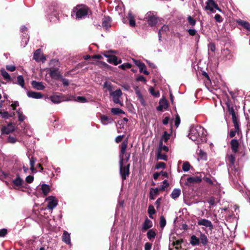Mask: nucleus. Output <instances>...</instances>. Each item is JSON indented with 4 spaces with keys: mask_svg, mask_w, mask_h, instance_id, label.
Listing matches in <instances>:
<instances>
[{
    "mask_svg": "<svg viewBox=\"0 0 250 250\" xmlns=\"http://www.w3.org/2000/svg\"><path fill=\"white\" fill-rule=\"evenodd\" d=\"M13 83L14 84H18L20 85L21 87L23 88L25 84L24 80L22 76L20 75L17 77V82L15 81L14 80V79H13V81H12Z\"/></svg>",
    "mask_w": 250,
    "mask_h": 250,
    "instance_id": "23",
    "label": "nucleus"
},
{
    "mask_svg": "<svg viewBox=\"0 0 250 250\" xmlns=\"http://www.w3.org/2000/svg\"><path fill=\"white\" fill-rule=\"evenodd\" d=\"M180 124V118L178 114L175 116V125L177 127Z\"/></svg>",
    "mask_w": 250,
    "mask_h": 250,
    "instance_id": "57",
    "label": "nucleus"
},
{
    "mask_svg": "<svg viewBox=\"0 0 250 250\" xmlns=\"http://www.w3.org/2000/svg\"><path fill=\"white\" fill-rule=\"evenodd\" d=\"M227 161L229 164V167L234 166L235 161V158L233 155L231 154L227 157Z\"/></svg>",
    "mask_w": 250,
    "mask_h": 250,
    "instance_id": "37",
    "label": "nucleus"
},
{
    "mask_svg": "<svg viewBox=\"0 0 250 250\" xmlns=\"http://www.w3.org/2000/svg\"><path fill=\"white\" fill-rule=\"evenodd\" d=\"M51 101L55 103L58 104L62 101V98L60 96L58 95H53L50 97Z\"/></svg>",
    "mask_w": 250,
    "mask_h": 250,
    "instance_id": "33",
    "label": "nucleus"
},
{
    "mask_svg": "<svg viewBox=\"0 0 250 250\" xmlns=\"http://www.w3.org/2000/svg\"><path fill=\"white\" fill-rule=\"evenodd\" d=\"M131 64L129 62H126L120 65L119 67L123 70H125L127 68H130L131 67Z\"/></svg>",
    "mask_w": 250,
    "mask_h": 250,
    "instance_id": "46",
    "label": "nucleus"
},
{
    "mask_svg": "<svg viewBox=\"0 0 250 250\" xmlns=\"http://www.w3.org/2000/svg\"><path fill=\"white\" fill-rule=\"evenodd\" d=\"M0 74L5 80L7 82H12L13 81V78L11 77L9 74L6 72L4 68H1L0 70Z\"/></svg>",
    "mask_w": 250,
    "mask_h": 250,
    "instance_id": "21",
    "label": "nucleus"
},
{
    "mask_svg": "<svg viewBox=\"0 0 250 250\" xmlns=\"http://www.w3.org/2000/svg\"><path fill=\"white\" fill-rule=\"evenodd\" d=\"M128 16L129 18V25L131 27H134L136 25V22L134 16L131 13H129Z\"/></svg>",
    "mask_w": 250,
    "mask_h": 250,
    "instance_id": "38",
    "label": "nucleus"
},
{
    "mask_svg": "<svg viewBox=\"0 0 250 250\" xmlns=\"http://www.w3.org/2000/svg\"><path fill=\"white\" fill-rule=\"evenodd\" d=\"M111 112L114 115H119L121 114H125V112L119 108H112L111 109Z\"/></svg>",
    "mask_w": 250,
    "mask_h": 250,
    "instance_id": "35",
    "label": "nucleus"
},
{
    "mask_svg": "<svg viewBox=\"0 0 250 250\" xmlns=\"http://www.w3.org/2000/svg\"><path fill=\"white\" fill-rule=\"evenodd\" d=\"M0 115L3 119H7L9 117V114L7 111H0Z\"/></svg>",
    "mask_w": 250,
    "mask_h": 250,
    "instance_id": "53",
    "label": "nucleus"
},
{
    "mask_svg": "<svg viewBox=\"0 0 250 250\" xmlns=\"http://www.w3.org/2000/svg\"><path fill=\"white\" fill-rule=\"evenodd\" d=\"M237 22L239 25L242 26L247 31H250V24L248 22L239 20L237 21Z\"/></svg>",
    "mask_w": 250,
    "mask_h": 250,
    "instance_id": "27",
    "label": "nucleus"
},
{
    "mask_svg": "<svg viewBox=\"0 0 250 250\" xmlns=\"http://www.w3.org/2000/svg\"><path fill=\"white\" fill-rule=\"evenodd\" d=\"M104 56L108 58L107 62L110 63H112L115 65H117L122 62L121 59H119L118 60V57L115 55L104 54Z\"/></svg>",
    "mask_w": 250,
    "mask_h": 250,
    "instance_id": "10",
    "label": "nucleus"
},
{
    "mask_svg": "<svg viewBox=\"0 0 250 250\" xmlns=\"http://www.w3.org/2000/svg\"><path fill=\"white\" fill-rule=\"evenodd\" d=\"M56 10L57 7L55 5H51L49 6L48 7V9H47V11L49 13L55 12L56 11Z\"/></svg>",
    "mask_w": 250,
    "mask_h": 250,
    "instance_id": "51",
    "label": "nucleus"
},
{
    "mask_svg": "<svg viewBox=\"0 0 250 250\" xmlns=\"http://www.w3.org/2000/svg\"><path fill=\"white\" fill-rule=\"evenodd\" d=\"M31 85L34 89L38 90H42L45 88V86L43 85L42 82L32 81L31 82Z\"/></svg>",
    "mask_w": 250,
    "mask_h": 250,
    "instance_id": "18",
    "label": "nucleus"
},
{
    "mask_svg": "<svg viewBox=\"0 0 250 250\" xmlns=\"http://www.w3.org/2000/svg\"><path fill=\"white\" fill-rule=\"evenodd\" d=\"M76 101L81 103H85L86 102V99L83 96H78L76 99Z\"/></svg>",
    "mask_w": 250,
    "mask_h": 250,
    "instance_id": "60",
    "label": "nucleus"
},
{
    "mask_svg": "<svg viewBox=\"0 0 250 250\" xmlns=\"http://www.w3.org/2000/svg\"><path fill=\"white\" fill-rule=\"evenodd\" d=\"M189 243L193 246H198L200 244V239L195 235H193L190 237Z\"/></svg>",
    "mask_w": 250,
    "mask_h": 250,
    "instance_id": "28",
    "label": "nucleus"
},
{
    "mask_svg": "<svg viewBox=\"0 0 250 250\" xmlns=\"http://www.w3.org/2000/svg\"><path fill=\"white\" fill-rule=\"evenodd\" d=\"M200 242L202 243V244L204 246H206L208 242V240L207 238V236L204 234L201 233L200 235Z\"/></svg>",
    "mask_w": 250,
    "mask_h": 250,
    "instance_id": "29",
    "label": "nucleus"
},
{
    "mask_svg": "<svg viewBox=\"0 0 250 250\" xmlns=\"http://www.w3.org/2000/svg\"><path fill=\"white\" fill-rule=\"evenodd\" d=\"M62 241L66 244H70L71 243L70 234L66 230L63 231Z\"/></svg>",
    "mask_w": 250,
    "mask_h": 250,
    "instance_id": "22",
    "label": "nucleus"
},
{
    "mask_svg": "<svg viewBox=\"0 0 250 250\" xmlns=\"http://www.w3.org/2000/svg\"><path fill=\"white\" fill-rule=\"evenodd\" d=\"M23 183V181L20 177L19 173L17 174L16 178L12 181V183L14 184V186L17 187L21 186Z\"/></svg>",
    "mask_w": 250,
    "mask_h": 250,
    "instance_id": "25",
    "label": "nucleus"
},
{
    "mask_svg": "<svg viewBox=\"0 0 250 250\" xmlns=\"http://www.w3.org/2000/svg\"><path fill=\"white\" fill-rule=\"evenodd\" d=\"M111 19L109 16H105L102 21V26L105 29H107L111 26Z\"/></svg>",
    "mask_w": 250,
    "mask_h": 250,
    "instance_id": "16",
    "label": "nucleus"
},
{
    "mask_svg": "<svg viewBox=\"0 0 250 250\" xmlns=\"http://www.w3.org/2000/svg\"><path fill=\"white\" fill-rule=\"evenodd\" d=\"M214 9L221 11L220 8L218 7L217 4L213 0H207L206 2V6H205V9L209 10L212 13L215 12Z\"/></svg>",
    "mask_w": 250,
    "mask_h": 250,
    "instance_id": "5",
    "label": "nucleus"
},
{
    "mask_svg": "<svg viewBox=\"0 0 250 250\" xmlns=\"http://www.w3.org/2000/svg\"><path fill=\"white\" fill-rule=\"evenodd\" d=\"M162 150H164L165 152H167L168 151V148L167 146H163L162 141H160L159 145V149L158 151H160V152H161Z\"/></svg>",
    "mask_w": 250,
    "mask_h": 250,
    "instance_id": "49",
    "label": "nucleus"
},
{
    "mask_svg": "<svg viewBox=\"0 0 250 250\" xmlns=\"http://www.w3.org/2000/svg\"><path fill=\"white\" fill-rule=\"evenodd\" d=\"M208 48L209 49L213 52H214L216 49L215 45L213 42H210L208 44Z\"/></svg>",
    "mask_w": 250,
    "mask_h": 250,
    "instance_id": "58",
    "label": "nucleus"
},
{
    "mask_svg": "<svg viewBox=\"0 0 250 250\" xmlns=\"http://www.w3.org/2000/svg\"><path fill=\"white\" fill-rule=\"evenodd\" d=\"M73 14L75 15L76 19L81 20L92 15V11L87 5L81 4L77 5L73 8L72 16Z\"/></svg>",
    "mask_w": 250,
    "mask_h": 250,
    "instance_id": "2",
    "label": "nucleus"
},
{
    "mask_svg": "<svg viewBox=\"0 0 250 250\" xmlns=\"http://www.w3.org/2000/svg\"><path fill=\"white\" fill-rule=\"evenodd\" d=\"M214 19H215V21L218 22H221L223 21V19L221 17V16L219 14H218L215 15V16L214 17Z\"/></svg>",
    "mask_w": 250,
    "mask_h": 250,
    "instance_id": "62",
    "label": "nucleus"
},
{
    "mask_svg": "<svg viewBox=\"0 0 250 250\" xmlns=\"http://www.w3.org/2000/svg\"><path fill=\"white\" fill-rule=\"evenodd\" d=\"M45 200L48 201L47 208L49 209H53L58 205V201L53 196H48Z\"/></svg>",
    "mask_w": 250,
    "mask_h": 250,
    "instance_id": "7",
    "label": "nucleus"
},
{
    "mask_svg": "<svg viewBox=\"0 0 250 250\" xmlns=\"http://www.w3.org/2000/svg\"><path fill=\"white\" fill-rule=\"evenodd\" d=\"M197 224L199 226H204L208 228L209 230H212L213 229V226L211 222L206 219H201L198 220Z\"/></svg>",
    "mask_w": 250,
    "mask_h": 250,
    "instance_id": "11",
    "label": "nucleus"
},
{
    "mask_svg": "<svg viewBox=\"0 0 250 250\" xmlns=\"http://www.w3.org/2000/svg\"><path fill=\"white\" fill-rule=\"evenodd\" d=\"M17 113L18 114V118L19 121L20 122H22L25 119V117L21 112H20L19 111H17Z\"/></svg>",
    "mask_w": 250,
    "mask_h": 250,
    "instance_id": "55",
    "label": "nucleus"
},
{
    "mask_svg": "<svg viewBox=\"0 0 250 250\" xmlns=\"http://www.w3.org/2000/svg\"><path fill=\"white\" fill-rule=\"evenodd\" d=\"M17 142V139L11 136H9L8 138V142L11 144H14Z\"/></svg>",
    "mask_w": 250,
    "mask_h": 250,
    "instance_id": "63",
    "label": "nucleus"
},
{
    "mask_svg": "<svg viewBox=\"0 0 250 250\" xmlns=\"http://www.w3.org/2000/svg\"><path fill=\"white\" fill-rule=\"evenodd\" d=\"M15 130V127L12 123L8 124L7 126H4L2 127L1 131L2 134H9Z\"/></svg>",
    "mask_w": 250,
    "mask_h": 250,
    "instance_id": "14",
    "label": "nucleus"
},
{
    "mask_svg": "<svg viewBox=\"0 0 250 250\" xmlns=\"http://www.w3.org/2000/svg\"><path fill=\"white\" fill-rule=\"evenodd\" d=\"M128 145V138H126L122 143L121 147L119 154V173L122 179V180L124 181L126 180L127 177H128L130 174V164L128 163L127 165H125L124 164V155L125 154V151H126V149Z\"/></svg>",
    "mask_w": 250,
    "mask_h": 250,
    "instance_id": "1",
    "label": "nucleus"
},
{
    "mask_svg": "<svg viewBox=\"0 0 250 250\" xmlns=\"http://www.w3.org/2000/svg\"><path fill=\"white\" fill-rule=\"evenodd\" d=\"M168 107V104L166 99H161L159 102V105L157 107V110L158 111H162L163 109H167Z\"/></svg>",
    "mask_w": 250,
    "mask_h": 250,
    "instance_id": "15",
    "label": "nucleus"
},
{
    "mask_svg": "<svg viewBox=\"0 0 250 250\" xmlns=\"http://www.w3.org/2000/svg\"><path fill=\"white\" fill-rule=\"evenodd\" d=\"M204 133V128L200 126L192 127L189 130L188 137L192 141H195L199 138L202 137Z\"/></svg>",
    "mask_w": 250,
    "mask_h": 250,
    "instance_id": "3",
    "label": "nucleus"
},
{
    "mask_svg": "<svg viewBox=\"0 0 250 250\" xmlns=\"http://www.w3.org/2000/svg\"><path fill=\"white\" fill-rule=\"evenodd\" d=\"M152 227V222L147 218L145 219V220L143 223L142 230L143 231L146 230L147 229L151 228Z\"/></svg>",
    "mask_w": 250,
    "mask_h": 250,
    "instance_id": "20",
    "label": "nucleus"
},
{
    "mask_svg": "<svg viewBox=\"0 0 250 250\" xmlns=\"http://www.w3.org/2000/svg\"><path fill=\"white\" fill-rule=\"evenodd\" d=\"M191 167L190 164L188 162H184L183 164L182 169L185 172L188 171Z\"/></svg>",
    "mask_w": 250,
    "mask_h": 250,
    "instance_id": "40",
    "label": "nucleus"
},
{
    "mask_svg": "<svg viewBox=\"0 0 250 250\" xmlns=\"http://www.w3.org/2000/svg\"><path fill=\"white\" fill-rule=\"evenodd\" d=\"M230 146L232 152L236 153L238 152L240 145L238 140L235 139H232L230 142Z\"/></svg>",
    "mask_w": 250,
    "mask_h": 250,
    "instance_id": "12",
    "label": "nucleus"
},
{
    "mask_svg": "<svg viewBox=\"0 0 250 250\" xmlns=\"http://www.w3.org/2000/svg\"><path fill=\"white\" fill-rule=\"evenodd\" d=\"M181 194V190L179 188H174L170 194L171 197L173 199L177 198Z\"/></svg>",
    "mask_w": 250,
    "mask_h": 250,
    "instance_id": "30",
    "label": "nucleus"
},
{
    "mask_svg": "<svg viewBox=\"0 0 250 250\" xmlns=\"http://www.w3.org/2000/svg\"><path fill=\"white\" fill-rule=\"evenodd\" d=\"M157 158L158 160H163L167 161V157L165 154H162L160 151H158L157 154Z\"/></svg>",
    "mask_w": 250,
    "mask_h": 250,
    "instance_id": "43",
    "label": "nucleus"
},
{
    "mask_svg": "<svg viewBox=\"0 0 250 250\" xmlns=\"http://www.w3.org/2000/svg\"><path fill=\"white\" fill-rule=\"evenodd\" d=\"M27 95L28 97L34 99H40L43 97V95L41 93L32 91H28Z\"/></svg>",
    "mask_w": 250,
    "mask_h": 250,
    "instance_id": "19",
    "label": "nucleus"
},
{
    "mask_svg": "<svg viewBox=\"0 0 250 250\" xmlns=\"http://www.w3.org/2000/svg\"><path fill=\"white\" fill-rule=\"evenodd\" d=\"M147 212L149 214V217L151 219H153V215L156 213V210L153 205H150L148 206Z\"/></svg>",
    "mask_w": 250,
    "mask_h": 250,
    "instance_id": "31",
    "label": "nucleus"
},
{
    "mask_svg": "<svg viewBox=\"0 0 250 250\" xmlns=\"http://www.w3.org/2000/svg\"><path fill=\"white\" fill-rule=\"evenodd\" d=\"M110 95L112 97L114 103L119 104L121 106L123 105L120 100V97L122 95V92L120 89H118L114 91L111 92Z\"/></svg>",
    "mask_w": 250,
    "mask_h": 250,
    "instance_id": "4",
    "label": "nucleus"
},
{
    "mask_svg": "<svg viewBox=\"0 0 250 250\" xmlns=\"http://www.w3.org/2000/svg\"><path fill=\"white\" fill-rule=\"evenodd\" d=\"M139 68L140 73H143L146 75L149 74V72L146 70V67L144 63H143L141 65L139 66Z\"/></svg>",
    "mask_w": 250,
    "mask_h": 250,
    "instance_id": "36",
    "label": "nucleus"
},
{
    "mask_svg": "<svg viewBox=\"0 0 250 250\" xmlns=\"http://www.w3.org/2000/svg\"><path fill=\"white\" fill-rule=\"evenodd\" d=\"M166 167V164L164 162H159L155 166L156 169H160L162 168L163 169L165 168Z\"/></svg>",
    "mask_w": 250,
    "mask_h": 250,
    "instance_id": "52",
    "label": "nucleus"
},
{
    "mask_svg": "<svg viewBox=\"0 0 250 250\" xmlns=\"http://www.w3.org/2000/svg\"><path fill=\"white\" fill-rule=\"evenodd\" d=\"M188 21L191 27H193L196 23V21L193 19L191 16H188L187 18Z\"/></svg>",
    "mask_w": 250,
    "mask_h": 250,
    "instance_id": "45",
    "label": "nucleus"
},
{
    "mask_svg": "<svg viewBox=\"0 0 250 250\" xmlns=\"http://www.w3.org/2000/svg\"><path fill=\"white\" fill-rule=\"evenodd\" d=\"M91 63L98 65L100 67H108L109 66V65H108L105 62L102 61H97L96 63H95L94 62H92Z\"/></svg>",
    "mask_w": 250,
    "mask_h": 250,
    "instance_id": "47",
    "label": "nucleus"
},
{
    "mask_svg": "<svg viewBox=\"0 0 250 250\" xmlns=\"http://www.w3.org/2000/svg\"><path fill=\"white\" fill-rule=\"evenodd\" d=\"M240 132H241V129H239L238 131H237V130L235 129L234 130L231 129L229 132V137L230 138H233L235 136L236 133L239 135Z\"/></svg>",
    "mask_w": 250,
    "mask_h": 250,
    "instance_id": "48",
    "label": "nucleus"
},
{
    "mask_svg": "<svg viewBox=\"0 0 250 250\" xmlns=\"http://www.w3.org/2000/svg\"><path fill=\"white\" fill-rule=\"evenodd\" d=\"M228 111L229 112L230 114L231 115L232 117L236 116L235 111L233 109V107L232 105L230 104L229 102H227L226 103Z\"/></svg>",
    "mask_w": 250,
    "mask_h": 250,
    "instance_id": "32",
    "label": "nucleus"
},
{
    "mask_svg": "<svg viewBox=\"0 0 250 250\" xmlns=\"http://www.w3.org/2000/svg\"><path fill=\"white\" fill-rule=\"evenodd\" d=\"M34 177L32 175L27 176L26 177L25 181L29 184L32 183L34 181Z\"/></svg>",
    "mask_w": 250,
    "mask_h": 250,
    "instance_id": "59",
    "label": "nucleus"
},
{
    "mask_svg": "<svg viewBox=\"0 0 250 250\" xmlns=\"http://www.w3.org/2000/svg\"><path fill=\"white\" fill-rule=\"evenodd\" d=\"M158 188H151L149 191V199L150 200H154L155 196L159 194Z\"/></svg>",
    "mask_w": 250,
    "mask_h": 250,
    "instance_id": "26",
    "label": "nucleus"
},
{
    "mask_svg": "<svg viewBox=\"0 0 250 250\" xmlns=\"http://www.w3.org/2000/svg\"><path fill=\"white\" fill-rule=\"evenodd\" d=\"M49 71V75L52 79L58 80L62 78V76L59 71V68L51 67Z\"/></svg>",
    "mask_w": 250,
    "mask_h": 250,
    "instance_id": "9",
    "label": "nucleus"
},
{
    "mask_svg": "<svg viewBox=\"0 0 250 250\" xmlns=\"http://www.w3.org/2000/svg\"><path fill=\"white\" fill-rule=\"evenodd\" d=\"M201 181L202 178L201 176L190 177L187 178L185 185L189 186L192 184L200 183Z\"/></svg>",
    "mask_w": 250,
    "mask_h": 250,
    "instance_id": "13",
    "label": "nucleus"
},
{
    "mask_svg": "<svg viewBox=\"0 0 250 250\" xmlns=\"http://www.w3.org/2000/svg\"><path fill=\"white\" fill-rule=\"evenodd\" d=\"M6 68L7 70L9 71H14L16 70V66L12 65H7L6 66Z\"/></svg>",
    "mask_w": 250,
    "mask_h": 250,
    "instance_id": "61",
    "label": "nucleus"
},
{
    "mask_svg": "<svg viewBox=\"0 0 250 250\" xmlns=\"http://www.w3.org/2000/svg\"><path fill=\"white\" fill-rule=\"evenodd\" d=\"M187 31L188 34L191 36H194L197 34V31L194 29H189Z\"/></svg>",
    "mask_w": 250,
    "mask_h": 250,
    "instance_id": "54",
    "label": "nucleus"
},
{
    "mask_svg": "<svg viewBox=\"0 0 250 250\" xmlns=\"http://www.w3.org/2000/svg\"><path fill=\"white\" fill-rule=\"evenodd\" d=\"M183 242L182 239L177 240L176 241H173L172 245L175 246V249L178 250L181 248V244Z\"/></svg>",
    "mask_w": 250,
    "mask_h": 250,
    "instance_id": "41",
    "label": "nucleus"
},
{
    "mask_svg": "<svg viewBox=\"0 0 250 250\" xmlns=\"http://www.w3.org/2000/svg\"><path fill=\"white\" fill-rule=\"evenodd\" d=\"M148 24L150 26H155L158 22V17L153 15L151 12L147 13V15L145 18Z\"/></svg>",
    "mask_w": 250,
    "mask_h": 250,
    "instance_id": "6",
    "label": "nucleus"
},
{
    "mask_svg": "<svg viewBox=\"0 0 250 250\" xmlns=\"http://www.w3.org/2000/svg\"><path fill=\"white\" fill-rule=\"evenodd\" d=\"M33 59L37 62L42 61V62H44L46 60V57L42 54L41 49H38L34 53Z\"/></svg>",
    "mask_w": 250,
    "mask_h": 250,
    "instance_id": "8",
    "label": "nucleus"
},
{
    "mask_svg": "<svg viewBox=\"0 0 250 250\" xmlns=\"http://www.w3.org/2000/svg\"><path fill=\"white\" fill-rule=\"evenodd\" d=\"M7 234V230L6 229H0V237H4Z\"/></svg>",
    "mask_w": 250,
    "mask_h": 250,
    "instance_id": "64",
    "label": "nucleus"
},
{
    "mask_svg": "<svg viewBox=\"0 0 250 250\" xmlns=\"http://www.w3.org/2000/svg\"><path fill=\"white\" fill-rule=\"evenodd\" d=\"M124 156H125V158H124V164H125V163H127L128 161H129L130 156V153H126L125 152Z\"/></svg>",
    "mask_w": 250,
    "mask_h": 250,
    "instance_id": "56",
    "label": "nucleus"
},
{
    "mask_svg": "<svg viewBox=\"0 0 250 250\" xmlns=\"http://www.w3.org/2000/svg\"><path fill=\"white\" fill-rule=\"evenodd\" d=\"M149 91L152 95L155 97H159L160 96L159 91H156L153 87H150L149 88Z\"/></svg>",
    "mask_w": 250,
    "mask_h": 250,
    "instance_id": "42",
    "label": "nucleus"
},
{
    "mask_svg": "<svg viewBox=\"0 0 250 250\" xmlns=\"http://www.w3.org/2000/svg\"><path fill=\"white\" fill-rule=\"evenodd\" d=\"M170 134L168 133L167 131H165L162 136L161 141H164L165 143H167L169 140Z\"/></svg>",
    "mask_w": 250,
    "mask_h": 250,
    "instance_id": "44",
    "label": "nucleus"
},
{
    "mask_svg": "<svg viewBox=\"0 0 250 250\" xmlns=\"http://www.w3.org/2000/svg\"><path fill=\"white\" fill-rule=\"evenodd\" d=\"M100 119L102 123L104 125H107L108 124H111L114 121L111 117L106 115H101Z\"/></svg>",
    "mask_w": 250,
    "mask_h": 250,
    "instance_id": "17",
    "label": "nucleus"
},
{
    "mask_svg": "<svg viewBox=\"0 0 250 250\" xmlns=\"http://www.w3.org/2000/svg\"><path fill=\"white\" fill-rule=\"evenodd\" d=\"M166 225V220L163 216L160 217V226L161 228H163Z\"/></svg>",
    "mask_w": 250,
    "mask_h": 250,
    "instance_id": "50",
    "label": "nucleus"
},
{
    "mask_svg": "<svg viewBox=\"0 0 250 250\" xmlns=\"http://www.w3.org/2000/svg\"><path fill=\"white\" fill-rule=\"evenodd\" d=\"M232 120L234 126V129H236L237 131H238L240 128L239 127V122L237 119L236 116L232 117Z\"/></svg>",
    "mask_w": 250,
    "mask_h": 250,
    "instance_id": "34",
    "label": "nucleus"
},
{
    "mask_svg": "<svg viewBox=\"0 0 250 250\" xmlns=\"http://www.w3.org/2000/svg\"><path fill=\"white\" fill-rule=\"evenodd\" d=\"M41 190L43 194V196H47L51 191L49 185L45 184H42L41 185Z\"/></svg>",
    "mask_w": 250,
    "mask_h": 250,
    "instance_id": "24",
    "label": "nucleus"
},
{
    "mask_svg": "<svg viewBox=\"0 0 250 250\" xmlns=\"http://www.w3.org/2000/svg\"><path fill=\"white\" fill-rule=\"evenodd\" d=\"M156 235V233L153 229H149L147 232V237L149 240L154 239Z\"/></svg>",
    "mask_w": 250,
    "mask_h": 250,
    "instance_id": "39",
    "label": "nucleus"
}]
</instances>
